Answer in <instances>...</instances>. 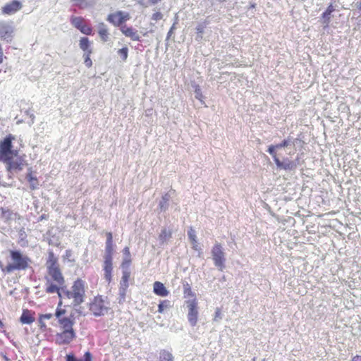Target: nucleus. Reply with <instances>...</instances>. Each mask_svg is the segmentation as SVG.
<instances>
[{
	"mask_svg": "<svg viewBox=\"0 0 361 361\" xmlns=\"http://www.w3.org/2000/svg\"><path fill=\"white\" fill-rule=\"evenodd\" d=\"M47 274L44 276V290L47 293H57L61 297V292L66 288V280L61 271L59 259L52 251L48 252L46 261Z\"/></svg>",
	"mask_w": 361,
	"mask_h": 361,
	"instance_id": "obj_1",
	"label": "nucleus"
},
{
	"mask_svg": "<svg viewBox=\"0 0 361 361\" xmlns=\"http://www.w3.org/2000/svg\"><path fill=\"white\" fill-rule=\"evenodd\" d=\"M15 137L9 134L0 142V161L6 164L8 172H17L23 169L27 165L23 157L18 154L16 149H13V141Z\"/></svg>",
	"mask_w": 361,
	"mask_h": 361,
	"instance_id": "obj_2",
	"label": "nucleus"
},
{
	"mask_svg": "<svg viewBox=\"0 0 361 361\" xmlns=\"http://www.w3.org/2000/svg\"><path fill=\"white\" fill-rule=\"evenodd\" d=\"M61 305L62 302L59 301L54 314L58 319L60 330L55 335L54 342L59 345H68L76 338V332L73 328L75 318L72 315L63 317L66 310Z\"/></svg>",
	"mask_w": 361,
	"mask_h": 361,
	"instance_id": "obj_3",
	"label": "nucleus"
},
{
	"mask_svg": "<svg viewBox=\"0 0 361 361\" xmlns=\"http://www.w3.org/2000/svg\"><path fill=\"white\" fill-rule=\"evenodd\" d=\"M66 298L73 300L75 306L81 305L85 302L86 295V282L81 278L76 279L70 289L66 287L62 292Z\"/></svg>",
	"mask_w": 361,
	"mask_h": 361,
	"instance_id": "obj_4",
	"label": "nucleus"
},
{
	"mask_svg": "<svg viewBox=\"0 0 361 361\" xmlns=\"http://www.w3.org/2000/svg\"><path fill=\"white\" fill-rule=\"evenodd\" d=\"M9 253L13 262L6 266L4 271L11 273L16 270H26L30 267L31 263L30 257L18 250H10Z\"/></svg>",
	"mask_w": 361,
	"mask_h": 361,
	"instance_id": "obj_5",
	"label": "nucleus"
},
{
	"mask_svg": "<svg viewBox=\"0 0 361 361\" xmlns=\"http://www.w3.org/2000/svg\"><path fill=\"white\" fill-rule=\"evenodd\" d=\"M106 298L102 295L94 296L88 305L89 310L96 317L104 315L108 310L106 305Z\"/></svg>",
	"mask_w": 361,
	"mask_h": 361,
	"instance_id": "obj_6",
	"label": "nucleus"
},
{
	"mask_svg": "<svg viewBox=\"0 0 361 361\" xmlns=\"http://www.w3.org/2000/svg\"><path fill=\"white\" fill-rule=\"evenodd\" d=\"M130 19V15L128 12L123 11H116L109 13L106 17V20L115 27H121L126 25V22Z\"/></svg>",
	"mask_w": 361,
	"mask_h": 361,
	"instance_id": "obj_7",
	"label": "nucleus"
},
{
	"mask_svg": "<svg viewBox=\"0 0 361 361\" xmlns=\"http://www.w3.org/2000/svg\"><path fill=\"white\" fill-rule=\"evenodd\" d=\"M212 259L214 265L218 267L220 271H223L225 267L224 252H223L221 244L216 243L212 250Z\"/></svg>",
	"mask_w": 361,
	"mask_h": 361,
	"instance_id": "obj_8",
	"label": "nucleus"
},
{
	"mask_svg": "<svg viewBox=\"0 0 361 361\" xmlns=\"http://www.w3.org/2000/svg\"><path fill=\"white\" fill-rule=\"evenodd\" d=\"M185 303L188 308V322L192 326H195L198 321V302L197 300H188Z\"/></svg>",
	"mask_w": 361,
	"mask_h": 361,
	"instance_id": "obj_9",
	"label": "nucleus"
},
{
	"mask_svg": "<svg viewBox=\"0 0 361 361\" xmlns=\"http://www.w3.org/2000/svg\"><path fill=\"white\" fill-rule=\"evenodd\" d=\"M13 27L8 23H0V39L11 42L13 39Z\"/></svg>",
	"mask_w": 361,
	"mask_h": 361,
	"instance_id": "obj_10",
	"label": "nucleus"
},
{
	"mask_svg": "<svg viewBox=\"0 0 361 361\" xmlns=\"http://www.w3.org/2000/svg\"><path fill=\"white\" fill-rule=\"evenodd\" d=\"M103 269L104 271V279L108 282L110 283L112 279V270H113V264H112V257L110 255H105Z\"/></svg>",
	"mask_w": 361,
	"mask_h": 361,
	"instance_id": "obj_11",
	"label": "nucleus"
},
{
	"mask_svg": "<svg viewBox=\"0 0 361 361\" xmlns=\"http://www.w3.org/2000/svg\"><path fill=\"white\" fill-rule=\"evenodd\" d=\"M22 8V4L17 0H13L9 3L6 4L2 7V13L6 15H11L16 13Z\"/></svg>",
	"mask_w": 361,
	"mask_h": 361,
	"instance_id": "obj_12",
	"label": "nucleus"
},
{
	"mask_svg": "<svg viewBox=\"0 0 361 361\" xmlns=\"http://www.w3.org/2000/svg\"><path fill=\"white\" fill-rule=\"evenodd\" d=\"M120 30L124 36L130 38L133 41L140 40L138 31L131 26H127L126 25H122Z\"/></svg>",
	"mask_w": 361,
	"mask_h": 361,
	"instance_id": "obj_13",
	"label": "nucleus"
},
{
	"mask_svg": "<svg viewBox=\"0 0 361 361\" xmlns=\"http://www.w3.org/2000/svg\"><path fill=\"white\" fill-rule=\"evenodd\" d=\"M53 318L51 313L39 314L38 316V327L41 332H47L51 331V329L48 327L47 321H49Z\"/></svg>",
	"mask_w": 361,
	"mask_h": 361,
	"instance_id": "obj_14",
	"label": "nucleus"
},
{
	"mask_svg": "<svg viewBox=\"0 0 361 361\" xmlns=\"http://www.w3.org/2000/svg\"><path fill=\"white\" fill-rule=\"evenodd\" d=\"M35 312L28 309L23 310L22 314L20 317V322L23 324H31L35 321Z\"/></svg>",
	"mask_w": 361,
	"mask_h": 361,
	"instance_id": "obj_15",
	"label": "nucleus"
},
{
	"mask_svg": "<svg viewBox=\"0 0 361 361\" xmlns=\"http://www.w3.org/2000/svg\"><path fill=\"white\" fill-rule=\"evenodd\" d=\"M27 182L30 185V188L32 190H35L39 188V180L35 176V172L33 171L32 168H29L27 169V173L25 176Z\"/></svg>",
	"mask_w": 361,
	"mask_h": 361,
	"instance_id": "obj_16",
	"label": "nucleus"
},
{
	"mask_svg": "<svg viewBox=\"0 0 361 361\" xmlns=\"http://www.w3.org/2000/svg\"><path fill=\"white\" fill-rule=\"evenodd\" d=\"M153 292L158 296L166 297L169 294V291L165 286L160 281H155L153 284Z\"/></svg>",
	"mask_w": 361,
	"mask_h": 361,
	"instance_id": "obj_17",
	"label": "nucleus"
},
{
	"mask_svg": "<svg viewBox=\"0 0 361 361\" xmlns=\"http://www.w3.org/2000/svg\"><path fill=\"white\" fill-rule=\"evenodd\" d=\"M98 35L100 37V39L103 42H106L109 39V32L107 26L103 23H99L98 24Z\"/></svg>",
	"mask_w": 361,
	"mask_h": 361,
	"instance_id": "obj_18",
	"label": "nucleus"
},
{
	"mask_svg": "<svg viewBox=\"0 0 361 361\" xmlns=\"http://www.w3.org/2000/svg\"><path fill=\"white\" fill-rule=\"evenodd\" d=\"M91 44L92 42L86 37H82L79 40V47L84 52V54H87L89 51H92Z\"/></svg>",
	"mask_w": 361,
	"mask_h": 361,
	"instance_id": "obj_19",
	"label": "nucleus"
},
{
	"mask_svg": "<svg viewBox=\"0 0 361 361\" xmlns=\"http://www.w3.org/2000/svg\"><path fill=\"white\" fill-rule=\"evenodd\" d=\"M71 25L78 30L86 23L85 19L82 16H71L70 18Z\"/></svg>",
	"mask_w": 361,
	"mask_h": 361,
	"instance_id": "obj_20",
	"label": "nucleus"
},
{
	"mask_svg": "<svg viewBox=\"0 0 361 361\" xmlns=\"http://www.w3.org/2000/svg\"><path fill=\"white\" fill-rule=\"evenodd\" d=\"M130 276V271H128L127 270L123 271V276H122L121 281V287L123 289V293H122L123 295H125L126 290L128 287V281H129Z\"/></svg>",
	"mask_w": 361,
	"mask_h": 361,
	"instance_id": "obj_21",
	"label": "nucleus"
},
{
	"mask_svg": "<svg viewBox=\"0 0 361 361\" xmlns=\"http://www.w3.org/2000/svg\"><path fill=\"white\" fill-rule=\"evenodd\" d=\"M183 295L185 298L197 300L195 294L192 292L190 285L188 283H183Z\"/></svg>",
	"mask_w": 361,
	"mask_h": 361,
	"instance_id": "obj_22",
	"label": "nucleus"
},
{
	"mask_svg": "<svg viewBox=\"0 0 361 361\" xmlns=\"http://www.w3.org/2000/svg\"><path fill=\"white\" fill-rule=\"evenodd\" d=\"M276 164L279 168H281L285 170H290L295 167V164L293 161H288L286 162H282L279 158H276Z\"/></svg>",
	"mask_w": 361,
	"mask_h": 361,
	"instance_id": "obj_23",
	"label": "nucleus"
},
{
	"mask_svg": "<svg viewBox=\"0 0 361 361\" xmlns=\"http://www.w3.org/2000/svg\"><path fill=\"white\" fill-rule=\"evenodd\" d=\"M159 361H174L173 355L166 350H161L159 353Z\"/></svg>",
	"mask_w": 361,
	"mask_h": 361,
	"instance_id": "obj_24",
	"label": "nucleus"
},
{
	"mask_svg": "<svg viewBox=\"0 0 361 361\" xmlns=\"http://www.w3.org/2000/svg\"><path fill=\"white\" fill-rule=\"evenodd\" d=\"M334 11V8L332 4H330L326 11L322 13V18L325 19L326 25L329 23L330 15Z\"/></svg>",
	"mask_w": 361,
	"mask_h": 361,
	"instance_id": "obj_25",
	"label": "nucleus"
},
{
	"mask_svg": "<svg viewBox=\"0 0 361 361\" xmlns=\"http://www.w3.org/2000/svg\"><path fill=\"white\" fill-rule=\"evenodd\" d=\"M159 238L161 241L166 242L171 238V232L166 228H164L161 231Z\"/></svg>",
	"mask_w": 361,
	"mask_h": 361,
	"instance_id": "obj_26",
	"label": "nucleus"
},
{
	"mask_svg": "<svg viewBox=\"0 0 361 361\" xmlns=\"http://www.w3.org/2000/svg\"><path fill=\"white\" fill-rule=\"evenodd\" d=\"M171 307V302L168 300H164L160 302L158 305V312L163 313L164 310Z\"/></svg>",
	"mask_w": 361,
	"mask_h": 361,
	"instance_id": "obj_27",
	"label": "nucleus"
},
{
	"mask_svg": "<svg viewBox=\"0 0 361 361\" xmlns=\"http://www.w3.org/2000/svg\"><path fill=\"white\" fill-rule=\"evenodd\" d=\"M118 55L121 57L122 61H126L128 56V49L127 47H123L117 51Z\"/></svg>",
	"mask_w": 361,
	"mask_h": 361,
	"instance_id": "obj_28",
	"label": "nucleus"
},
{
	"mask_svg": "<svg viewBox=\"0 0 361 361\" xmlns=\"http://www.w3.org/2000/svg\"><path fill=\"white\" fill-rule=\"evenodd\" d=\"M81 33L86 35H92L93 29L92 27L87 25V23L84 24L79 30Z\"/></svg>",
	"mask_w": 361,
	"mask_h": 361,
	"instance_id": "obj_29",
	"label": "nucleus"
},
{
	"mask_svg": "<svg viewBox=\"0 0 361 361\" xmlns=\"http://www.w3.org/2000/svg\"><path fill=\"white\" fill-rule=\"evenodd\" d=\"M92 51H89L87 54H83L84 63L87 68H90L92 66V61L90 59Z\"/></svg>",
	"mask_w": 361,
	"mask_h": 361,
	"instance_id": "obj_30",
	"label": "nucleus"
},
{
	"mask_svg": "<svg viewBox=\"0 0 361 361\" xmlns=\"http://www.w3.org/2000/svg\"><path fill=\"white\" fill-rule=\"evenodd\" d=\"M188 238L192 244L197 243V237L195 235V232L192 228H190L188 231Z\"/></svg>",
	"mask_w": 361,
	"mask_h": 361,
	"instance_id": "obj_31",
	"label": "nucleus"
},
{
	"mask_svg": "<svg viewBox=\"0 0 361 361\" xmlns=\"http://www.w3.org/2000/svg\"><path fill=\"white\" fill-rule=\"evenodd\" d=\"M1 218L6 220L11 219L12 212L9 209H1Z\"/></svg>",
	"mask_w": 361,
	"mask_h": 361,
	"instance_id": "obj_32",
	"label": "nucleus"
},
{
	"mask_svg": "<svg viewBox=\"0 0 361 361\" xmlns=\"http://www.w3.org/2000/svg\"><path fill=\"white\" fill-rule=\"evenodd\" d=\"M276 149H278L276 145H270L268 148V152L273 157L274 161L276 162V158L277 157Z\"/></svg>",
	"mask_w": 361,
	"mask_h": 361,
	"instance_id": "obj_33",
	"label": "nucleus"
},
{
	"mask_svg": "<svg viewBox=\"0 0 361 361\" xmlns=\"http://www.w3.org/2000/svg\"><path fill=\"white\" fill-rule=\"evenodd\" d=\"M163 14L160 11H156L152 16V20L154 21L160 20L163 18Z\"/></svg>",
	"mask_w": 361,
	"mask_h": 361,
	"instance_id": "obj_34",
	"label": "nucleus"
},
{
	"mask_svg": "<svg viewBox=\"0 0 361 361\" xmlns=\"http://www.w3.org/2000/svg\"><path fill=\"white\" fill-rule=\"evenodd\" d=\"M106 255H110L112 257L113 243H106Z\"/></svg>",
	"mask_w": 361,
	"mask_h": 361,
	"instance_id": "obj_35",
	"label": "nucleus"
},
{
	"mask_svg": "<svg viewBox=\"0 0 361 361\" xmlns=\"http://www.w3.org/2000/svg\"><path fill=\"white\" fill-rule=\"evenodd\" d=\"M221 318H222L221 310L220 308H216L215 310L214 321H218L219 319H220Z\"/></svg>",
	"mask_w": 361,
	"mask_h": 361,
	"instance_id": "obj_36",
	"label": "nucleus"
},
{
	"mask_svg": "<svg viewBox=\"0 0 361 361\" xmlns=\"http://www.w3.org/2000/svg\"><path fill=\"white\" fill-rule=\"evenodd\" d=\"M78 361H92V355L87 351L85 353L84 357L81 359H78Z\"/></svg>",
	"mask_w": 361,
	"mask_h": 361,
	"instance_id": "obj_37",
	"label": "nucleus"
},
{
	"mask_svg": "<svg viewBox=\"0 0 361 361\" xmlns=\"http://www.w3.org/2000/svg\"><path fill=\"white\" fill-rule=\"evenodd\" d=\"M289 145V141L287 140H283L281 143L276 145L277 148H283Z\"/></svg>",
	"mask_w": 361,
	"mask_h": 361,
	"instance_id": "obj_38",
	"label": "nucleus"
},
{
	"mask_svg": "<svg viewBox=\"0 0 361 361\" xmlns=\"http://www.w3.org/2000/svg\"><path fill=\"white\" fill-rule=\"evenodd\" d=\"M195 94H196L195 97L197 99L202 101L203 96H202L200 89L198 87L195 90Z\"/></svg>",
	"mask_w": 361,
	"mask_h": 361,
	"instance_id": "obj_39",
	"label": "nucleus"
},
{
	"mask_svg": "<svg viewBox=\"0 0 361 361\" xmlns=\"http://www.w3.org/2000/svg\"><path fill=\"white\" fill-rule=\"evenodd\" d=\"M106 243H113V235L111 232H107L106 233Z\"/></svg>",
	"mask_w": 361,
	"mask_h": 361,
	"instance_id": "obj_40",
	"label": "nucleus"
},
{
	"mask_svg": "<svg viewBox=\"0 0 361 361\" xmlns=\"http://www.w3.org/2000/svg\"><path fill=\"white\" fill-rule=\"evenodd\" d=\"M131 263V257H125L123 262L122 267H128Z\"/></svg>",
	"mask_w": 361,
	"mask_h": 361,
	"instance_id": "obj_41",
	"label": "nucleus"
},
{
	"mask_svg": "<svg viewBox=\"0 0 361 361\" xmlns=\"http://www.w3.org/2000/svg\"><path fill=\"white\" fill-rule=\"evenodd\" d=\"M123 253L125 255V257H130V249H129L128 247H126L123 248Z\"/></svg>",
	"mask_w": 361,
	"mask_h": 361,
	"instance_id": "obj_42",
	"label": "nucleus"
},
{
	"mask_svg": "<svg viewBox=\"0 0 361 361\" xmlns=\"http://www.w3.org/2000/svg\"><path fill=\"white\" fill-rule=\"evenodd\" d=\"M66 361H78V359H77L73 354H68L66 357Z\"/></svg>",
	"mask_w": 361,
	"mask_h": 361,
	"instance_id": "obj_43",
	"label": "nucleus"
},
{
	"mask_svg": "<svg viewBox=\"0 0 361 361\" xmlns=\"http://www.w3.org/2000/svg\"><path fill=\"white\" fill-rule=\"evenodd\" d=\"M204 27L202 25H199L197 27H196V30H197V32L199 33V34H202L204 32Z\"/></svg>",
	"mask_w": 361,
	"mask_h": 361,
	"instance_id": "obj_44",
	"label": "nucleus"
},
{
	"mask_svg": "<svg viewBox=\"0 0 361 361\" xmlns=\"http://www.w3.org/2000/svg\"><path fill=\"white\" fill-rule=\"evenodd\" d=\"M161 0H149L148 2L150 5H155L159 3Z\"/></svg>",
	"mask_w": 361,
	"mask_h": 361,
	"instance_id": "obj_45",
	"label": "nucleus"
},
{
	"mask_svg": "<svg viewBox=\"0 0 361 361\" xmlns=\"http://www.w3.org/2000/svg\"><path fill=\"white\" fill-rule=\"evenodd\" d=\"M350 361H361V355L354 356Z\"/></svg>",
	"mask_w": 361,
	"mask_h": 361,
	"instance_id": "obj_46",
	"label": "nucleus"
},
{
	"mask_svg": "<svg viewBox=\"0 0 361 361\" xmlns=\"http://www.w3.org/2000/svg\"><path fill=\"white\" fill-rule=\"evenodd\" d=\"M74 1H75L77 3L78 5H79L80 6H81L82 2L85 1V0H73Z\"/></svg>",
	"mask_w": 361,
	"mask_h": 361,
	"instance_id": "obj_47",
	"label": "nucleus"
},
{
	"mask_svg": "<svg viewBox=\"0 0 361 361\" xmlns=\"http://www.w3.org/2000/svg\"><path fill=\"white\" fill-rule=\"evenodd\" d=\"M192 248L195 250H198V245H197V243L195 244H192Z\"/></svg>",
	"mask_w": 361,
	"mask_h": 361,
	"instance_id": "obj_48",
	"label": "nucleus"
},
{
	"mask_svg": "<svg viewBox=\"0 0 361 361\" xmlns=\"http://www.w3.org/2000/svg\"><path fill=\"white\" fill-rule=\"evenodd\" d=\"M357 8L361 11V0L360 1L358 5H357Z\"/></svg>",
	"mask_w": 361,
	"mask_h": 361,
	"instance_id": "obj_49",
	"label": "nucleus"
},
{
	"mask_svg": "<svg viewBox=\"0 0 361 361\" xmlns=\"http://www.w3.org/2000/svg\"><path fill=\"white\" fill-rule=\"evenodd\" d=\"M173 29V27L171 28V30H169V33H168V35H169L171 34Z\"/></svg>",
	"mask_w": 361,
	"mask_h": 361,
	"instance_id": "obj_50",
	"label": "nucleus"
},
{
	"mask_svg": "<svg viewBox=\"0 0 361 361\" xmlns=\"http://www.w3.org/2000/svg\"><path fill=\"white\" fill-rule=\"evenodd\" d=\"M226 1V0H219V1H221V2H224V1Z\"/></svg>",
	"mask_w": 361,
	"mask_h": 361,
	"instance_id": "obj_51",
	"label": "nucleus"
},
{
	"mask_svg": "<svg viewBox=\"0 0 361 361\" xmlns=\"http://www.w3.org/2000/svg\"><path fill=\"white\" fill-rule=\"evenodd\" d=\"M105 361H108V360H105Z\"/></svg>",
	"mask_w": 361,
	"mask_h": 361,
	"instance_id": "obj_52",
	"label": "nucleus"
}]
</instances>
